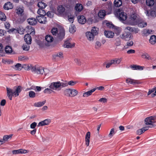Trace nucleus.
Returning a JSON list of instances; mask_svg holds the SVG:
<instances>
[{"label":"nucleus","mask_w":156,"mask_h":156,"mask_svg":"<svg viewBox=\"0 0 156 156\" xmlns=\"http://www.w3.org/2000/svg\"><path fill=\"white\" fill-rule=\"evenodd\" d=\"M24 40L27 44H30L31 43V37L30 34H27L24 37Z\"/></svg>","instance_id":"obj_13"},{"label":"nucleus","mask_w":156,"mask_h":156,"mask_svg":"<svg viewBox=\"0 0 156 156\" xmlns=\"http://www.w3.org/2000/svg\"><path fill=\"white\" fill-rule=\"evenodd\" d=\"M115 134V131L114 129H112L110 130L109 133L108 135V136L110 138H112Z\"/></svg>","instance_id":"obj_50"},{"label":"nucleus","mask_w":156,"mask_h":156,"mask_svg":"<svg viewBox=\"0 0 156 156\" xmlns=\"http://www.w3.org/2000/svg\"><path fill=\"white\" fill-rule=\"evenodd\" d=\"M104 33L105 35L108 38H112L114 36V33L110 31H105Z\"/></svg>","instance_id":"obj_20"},{"label":"nucleus","mask_w":156,"mask_h":156,"mask_svg":"<svg viewBox=\"0 0 156 156\" xmlns=\"http://www.w3.org/2000/svg\"><path fill=\"white\" fill-rule=\"evenodd\" d=\"M29 44H23L22 46V48L23 50L26 51H28L29 50L30 46L29 45Z\"/></svg>","instance_id":"obj_43"},{"label":"nucleus","mask_w":156,"mask_h":156,"mask_svg":"<svg viewBox=\"0 0 156 156\" xmlns=\"http://www.w3.org/2000/svg\"><path fill=\"white\" fill-rule=\"evenodd\" d=\"M75 62H76V63L78 66H80L81 65V62L80 61V60L78 59V58H76L74 60Z\"/></svg>","instance_id":"obj_56"},{"label":"nucleus","mask_w":156,"mask_h":156,"mask_svg":"<svg viewBox=\"0 0 156 156\" xmlns=\"http://www.w3.org/2000/svg\"><path fill=\"white\" fill-rule=\"evenodd\" d=\"M77 19L78 22L81 24H84L86 21V18L83 16H78Z\"/></svg>","instance_id":"obj_15"},{"label":"nucleus","mask_w":156,"mask_h":156,"mask_svg":"<svg viewBox=\"0 0 156 156\" xmlns=\"http://www.w3.org/2000/svg\"><path fill=\"white\" fill-rule=\"evenodd\" d=\"M138 26L142 28L146 27L147 25V23L146 22L142 21L141 22H139L138 21Z\"/></svg>","instance_id":"obj_38"},{"label":"nucleus","mask_w":156,"mask_h":156,"mask_svg":"<svg viewBox=\"0 0 156 156\" xmlns=\"http://www.w3.org/2000/svg\"><path fill=\"white\" fill-rule=\"evenodd\" d=\"M130 19L131 21H133L132 23H130L131 25H134L137 24L138 19L136 14H133L131 15Z\"/></svg>","instance_id":"obj_9"},{"label":"nucleus","mask_w":156,"mask_h":156,"mask_svg":"<svg viewBox=\"0 0 156 156\" xmlns=\"http://www.w3.org/2000/svg\"><path fill=\"white\" fill-rule=\"evenodd\" d=\"M51 32L52 34L56 36L58 40H61L64 37L65 30L63 28L58 30L57 28L54 27L52 28Z\"/></svg>","instance_id":"obj_2"},{"label":"nucleus","mask_w":156,"mask_h":156,"mask_svg":"<svg viewBox=\"0 0 156 156\" xmlns=\"http://www.w3.org/2000/svg\"><path fill=\"white\" fill-rule=\"evenodd\" d=\"M65 9L62 5H60L57 7V12L58 13H62L65 12Z\"/></svg>","instance_id":"obj_26"},{"label":"nucleus","mask_w":156,"mask_h":156,"mask_svg":"<svg viewBox=\"0 0 156 156\" xmlns=\"http://www.w3.org/2000/svg\"><path fill=\"white\" fill-rule=\"evenodd\" d=\"M32 66H32L30 64H23L22 65V68H23L27 70H29L30 69L31 70V67Z\"/></svg>","instance_id":"obj_34"},{"label":"nucleus","mask_w":156,"mask_h":156,"mask_svg":"<svg viewBox=\"0 0 156 156\" xmlns=\"http://www.w3.org/2000/svg\"><path fill=\"white\" fill-rule=\"evenodd\" d=\"M133 44V42L132 41H129L126 43V46H131Z\"/></svg>","instance_id":"obj_59"},{"label":"nucleus","mask_w":156,"mask_h":156,"mask_svg":"<svg viewBox=\"0 0 156 156\" xmlns=\"http://www.w3.org/2000/svg\"><path fill=\"white\" fill-rule=\"evenodd\" d=\"M106 15L105 11L104 10H101L99 11L98 14L99 17L101 18H103Z\"/></svg>","instance_id":"obj_30"},{"label":"nucleus","mask_w":156,"mask_h":156,"mask_svg":"<svg viewBox=\"0 0 156 156\" xmlns=\"http://www.w3.org/2000/svg\"><path fill=\"white\" fill-rule=\"evenodd\" d=\"M76 28L74 25H71L69 27V31L71 33H73L76 31Z\"/></svg>","instance_id":"obj_48"},{"label":"nucleus","mask_w":156,"mask_h":156,"mask_svg":"<svg viewBox=\"0 0 156 156\" xmlns=\"http://www.w3.org/2000/svg\"><path fill=\"white\" fill-rule=\"evenodd\" d=\"M145 123L147 125H152L151 127H154L155 125H152L156 122V117L155 116H151L146 118L144 120Z\"/></svg>","instance_id":"obj_4"},{"label":"nucleus","mask_w":156,"mask_h":156,"mask_svg":"<svg viewBox=\"0 0 156 156\" xmlns=\"http://www.w3.org/2000/svg\"><path fill=\"white\" fill-rule=\"evenodd\" d=\"M98 28L95 27H92L91 33L94 35H96L98 34Z\"/></svg>","instance_id":"obj_37"},{"label":"nucleus","mask_w":156,"mask_h":156,"mask_svg":"<svg viewBox=\"0 0 156 156\" xmlns=\"http://www.w3.org/2000/svg\"><path fill=\"white\" fill-rule=\"evenodd\" d=\"M144 132L142 129L141 128L140 129L138 130L137 131V134H138V135H140L142 133H143Z\"/></svg>","instance_id":"obj_62"},{"label":"nucleus","mask_w":156,"mask_h":156,"mask_svg":"<svg viewBox=\"0 0 156 156\" xmlns=\"http://www.w3.org/2000/svg\"><path fill=\"white\" fill-rule=\"evenodd\" d=\"M68 83H64L60 82V90L62 87H65L68 86Z\"/></svg>","instance_id":"obj_55"},{"label":"nucleus","mask_w":156,"mask_h":156,"mask_svg":"<svg viewBox=\"0 0 156 156\" xmlns=\"http://www.w3.org/2000/svg\"><path fill=\"white\" fill-rule=\"evenodd\" d=\"M6 100L5 99L2 100L0 102V105L1 106H4L6 104Z\"/></svg>","instance_id":"obj_64"},{"label":"nucleus","mask_w":156,"mask_h":156,"mask_svg":"<svg viewBox=\"0 0 156 156\" xmlns=\"http://www.w3.org/2000/svg\"><path fill=\"white\" fill-rule=\"evenodd\" d=\"M106 25L110 28H112L113 29L115 34L117 35L119 34L122 31L121 28L120 27H115L114 25L110 23H107Z\"/></svg>","instance_id":"obj_7"},{"label":"nucleus","mask_w":156,"mask_h":156,"mask_svg":"<svg viewBox=\"0 0 156 156\" xmlns=\"http://www.w3.org/2000/svg\"><path fill=\"white\" fill-rule=\"evenodd\" d=\"M37 123L36 122H33L30 124V127L31 129H34L37 126Z\"/></svg>","instance_id":"obj_60"},{"label":"nucleus","mask_w":156,"mask_h":156,"mask_svg":"<svg viewBox=\"0 0 156 156\" xmlns=\"http://www.w3.org/2000/svg\"><path fill=\"white\" fill-rule=\"evenodd\" d=\"M53 91L51 89L47 88L45 89L44 91V92L45 94H50Z\"/></svg>","instance_id":"obj_52"},{"label":"nucleus","mask_w":156,"mask_h":156,"mask_svg":"<svg viewBox=\"0 0 156 156\" xmlns=\"http://www.w3.org/2000/svg\"><path fill=\"white\" fill-rule=\"evenodd\" d=\"M13 68L16 70H20L22 69V65L20 63H17Z\"/></svg>","instance_id":"obj_35"},{"label":"nucleus","mask_w":156,"mask_h":156,"mask_svg":"<svg viewBox=\"0 0 156 156\" xmlns=\"http://www.w3.org/2000/svg\"><path fill=\"white\" fill-rule=\"evenodd\" d=\"M12 136V135H5L3 137V140L4 141H7L9 139L11 138Z\"/></svg>","instance_id":"obj_53"},{"label":"nucleus","mask_w":156,"mask_h":156,"mask_svg":"<svg viewBox=\"0 0 156 156\" xmlns=\"http://www.w3.org/2000/svg\"><path fill=\"white\" fill-rule=\"evenodd\" d=\"M90 136V132H87L86 135L85 139V144L87 147L89 146Z\"/></svg>","instance_id":"obj_14"},{"label":"nucleus","mask_w":156,"mask_h":156,"mask_svg":"<svg viewBox=\"0 0 156 156\" xmlns=\"http://www.w3.org/2000/svg\"><path fill=\"white\" fill-rule=\"evenodd\" d=\"M86 36L87 39L90 41H93L94 37V36L90 32H87Z\"/></svg>","instance_id":"obj_18"},{"label":"nucleus","mask_w":156,"mask_h":156,"mask_svg":"<svg viewBox=\"0 0 156 156\" xmlns=\"http://www.w3.org/2000/svg\"><path fill=\"white\" fill-rule=\"evenodd\" d=\"M49 87L53 90L55 91L60 90V82L57 81L51 83L50 84Z\"/></svg>","instance_id":"obj_5"},{"label":"nucleus","mask_w":156,"mask_h":156,"mask_svg":"<svg viewBox=\"0 0 156 156\" xmlns=\"http://www.w3.org/2000/svg\"><path fill=\"white\" fill-rule=\"evenodd\" d=\"M64 45L65 48H71L74 46V43L71 44L69 41H66L65 42Z\"/></svg>","instance_id":"obj_23"},{"label":"nucleus","mask_w":156,"mask_h":156,"mask_svg":"<svg viewBox=\"0 0 156 156\" xmlns=\"http://www.w3.org/2000/svg\"><path fill=\"white\" fill-rule=\"evenodd\" d=\"M45 102V101L36 102L34 103V106L36 107H41L44 104Z\"/></svg>","instance_id":"obj_39"},{"label":"nucleus","mask_w":156,"mask_h":156,"mask_svg":"<svg viewBox=\"0 0 156 156\" xmlns=\"http://www.w3.org/2000/svg\"><path fill=\"white\" fill-rule=\"evenodd\" d=\"M75 9L76 11L80 12L83 9V6L81 4L78 3L75 6Z\"/></svg>","instance_id":"obj_29"},{"label":"nucleus","mask_w":156,"mask_h":156,"mask_svg":"<svg viewBox=\"0 0 156 156\" xmlns=\"http://www.w3.org/2000/svg\"><path fill=\"white\" fill-rule=\"evenodd\" d=\"M13 6L12 4L10 2H8L5 3L4 5V8L5 10H9L12 8Z\"/></svg>","instance_id":"obj_25"},{"label":"nucleus","mask_w":156,"mask_h":156,"mask_svg":"<svg viewBox=\"0 0 156 156\" xmlns=\"http://www.w3.org/2000/svg\"><path fill=\"white\" fill-rule=\"evenodd\" d=\"M46 41L48 43L51 42L54 40V38L50 35H47L45 37Z\"/></svg>","instance_id":"obj_28"},{"label":"nucleus","mask_w":156,"mask_h":156,"mask_svg":"<svg viewBox=\"0 0 156 156\" xmlns=\"http://www.w3.org/2000/svg\"><path fill=\"white\" fill-rule=\"evenodd\" d=\"M70 97H73L77 95L78 93V92L76 90L70 88Z\"/></svg>","instance_id":"obj_22"},{"label":"nucleus","mask_w":156,"mask_h":156,"mask_svg":"<svg viewBox=\"0 0 156 156\" xmlns=\"http://www.w3.org/2000/svg\"><path fill=\"white\" fill-rule=\"evenodd\" d=\"M114 3L115 7H119L122 5V2L121 0H115Z\"/></svg>","instance_id":"obj_33"},{"label":"nucleus","mask_w":156,"mask_h":156,"mask_svg":"<svg viewBox=\"0 0 156 156\" xmlns=\"http://www.w3.org/2000/svg\"><path fill=\"white\" fill-rule=\"evenodd\" d=\"M153 33L154 31L152 30L145 29L143 31V34L145 36H147L149 34H153Z\"/></svg>","instance_id":"obj_24"},{"label":"nucleus","mask_w":156,"mask_h":156,"mask_svg":"<svg viewBox=\"0 0 156 156\" xmlns=\"http://www.w3.org/2000/svg\"><path fill=\"white\" fill-rule=\"evenodd\" d=\"M47 16L50 18L52 17L53 16V13L50 11H48L46 13Z\"/></svg>","instance_id":"obj_58"},{"label":"nucleus","mask_w":156,"mask_h":156,"mask_svg":"<svg viewBox=\"0 0 156 156\" xmlns=\"http://www.w3.org/2000/svg\"><path fill=\"white\" fill-rule=\"evenodd\" d=\"M6 16L5 14L0 11V20L2 21H5L6 20Z\"/></svg>","instance_id":"obj_45"},{"label":"nucleus","mask_w":156,"mask_h":156,"mask_svg":"<svg viewBox=\"0 0 156 156\" xmlns=\"http://www.w3.org/2000/svg\"><path fill=\"white\" fill-rule=\"evenodd\" d=\"M126 81L127 83L130 84H136L139 83V82L137 80L129 78L127 79Z\"/></svg>","instance_id":"obj_17"},{"label":"nucleus","mask_w":156,"mask_h":156,"mask_svg":"<svg viewBox=\"0 0 156 156\" xmlns=\"http://www.w3.org/2000/svg\"><path fill=\"white\" fill-rule=\"evenodd\" d=\"M149 41L151 44H155L156 42V36L154 35H152L150 37Z\"/></svg>","instance_id":"obj_31"},{"label":"nucleus","mask_w":156,"mask_h":156,"mask_svg":"<svg viewBox=\"0 0 156 156\" xmlns=\"http://www.w3.org/2000/svg\"><path fill=\"white\" fill-rule=\"evenodd\" d=\"M36 19L39 22L41 23L45 24L47 22V18L44 16H37Z\"/></svg>","instance_id":"obj_10"},{"label":"nucleus","mask_w":156,"mask_h":156,"mask_svg":"<svg viewBox=\"0 0 156 156\" xmlns=\"http://www.w3.org/2000/svg\"><path fill=\"white\" fill-rule=\"evenodd\" d=\"M68 20L70 22L73 23L74 20V17L73 16H68Z\"/></svg>","instance_id":"obj_57"},{"label":"nucleus","mask_w":156,"mask_h":156,"mask_svg":"<svg viewBox=\"0 0 156 156\" xmlns=\"http://www.w3.org/2000/svg\"><path fill=\"white\" fill-rule=\"evenodd\" d=\"M27 21L29 24L32 25H35L37 23L36 19L34 18H29L27 19Z\"/></svg>","instance_id":"obj_16"},{"label":"nucleus","mask_w":156,"mask_h":156,"mask_svg":"<svg viewBox=\"0 0 156 156\" xmlns=\"http://www.w3.org/2000/svg\"><path fill=\"white\" fill-rule=\"evenodd\" d=\"M16 13L19 16H22L24 15V8L23 7L18 8L16 9Z\"/></svg>","instance_id":"obj_19"},{"label":"nucleus","mask_w":156,"mask_h":156,"mask_svg":"<svg viewBox=\"0 0 156 156\" xmlns=\"http://www.w3.org/2000/svg\"><path fill=\"white\" fill-rule=\"evenodd\" d=\"M37 6L39 9H44L46 6V4L42 2H39L37 4Z\"/></svg>","instance_id":"obj_36"},{"label":"nucleus","mask_w":156,"mask_h":156,"mask_svg":"<svg viewBox=\"0 0 156 156\" xmlns=\"http://www.w3.org/2000/svg\"><path fill=\"white\" fill-rule=\"evenodd\" d=\"M111 61L113 64L115 65L119 64L121 61V59H120L115 58Z\"/></svg>","instance_id":"obj_44"},{"label":"nucleus","mask_w":156,"mask_h":156,"mask_svg":"<svg viewBox=\"0 0 156 156\" xmlns=\"http://www.w3.org/2000/svg\"><path fill=\"white\" fill-rule=\"evenodd\" d=\"M116 12L118 15L119 14V17L120 20H126L127 18L126 14L122 12V9H116Z\"/></svg>","instance_id":"obj_6"},{"label":"nucleus","mask_w":156,"mask_h":156,"mask_svg":"<svg viewBox=\"0 0 156 156\" xmlns=\"http://www.w3.org/2000/svg\"><path fill=\"white\" fill-rule=\"evenodd\" d=\"M7 94L10 100L12 99V96L15 97H17L19 95V94L22 90L23 88L20 86H18L15 87L13 90L6 87Z\"/></svg>","instance_id":"obj_1"},{"label":"nucleus","mask_w":156,"mask_h":156,"mask_svg":"<svg viewBox=\"0 0 156 156\" xmlns=\"http://www.w3.org/2000/svg\"><path fill=\"white\" fill-rule=\"evenodd\" d=\"M44 9H39L37 11V13L40 15V16H44L46 14V12Z\"/></svg>","instance_id":"obj_32"},{"label":"nucleus","mask_w":156,"mask_h":156,"mask_svg":"<svg viewBox=\"0 0 156 156\" xmlns=\"http://www.w3.org/2000/svg\"><path fill=\"white\" fill-rule=\"evenodd\" d=\"M31 71L34 74L42 75L44 72V68L41 66L36 65L31 67Z\"/></svg>","instance_id":"obj_3"},{"label":"nucleus","mask_w":156,"mask_h":156,"mask_svg":"<svg viewBox=\"0 0 156 156\" xmlns=\"http://www.w3.org/2000/svg\"><path fill=\"white\" fill-rule=\"evenodd\" d=\"M131 67L132 68H133V69H141L143 70L144 68L143 66H137L136 65H133V66H131Z\"/></svg>","instance_id":"obj_41"},{"label":"nucleus","mask_w":156,"mask_h":156,"mask_svg":"<svg viewBox=\"0 0 156 156\" xmlns=\"http://www.w3.org/2000/svg\"><path fill=\"white\" fill-rule=\"evenodd\" d=\"M95 91V89H92L86 92L83 94V97H87L88 96L90 95L92 93Z\"/></svg>","instance_id":"obj_27"},{"label":"nucleus","mask_w":156,"mask_h":156,"mask_svg":"<svg viewBox=\"0 0 156 156\" xmlns=\"http://www.w3.org/2000/svg\"><path fill=\"white\" fill-rule=\"evenodd\" d=\"M28 152L26 150L20 149L17 150H13L12 153L13 154H26Z\"/></svg>","instance_id":"obj_12"},{"label":"nucleus","mask_w":156,"mask_h":156,"mask_svg":"<svg viewBox=\"0 0 156 156\" xmlns=\"http://www.w3.org/2000/svg\"><path fill=\"white\" fill-rule=\"evenodd\" d=\"M64 95L67 97H70V88L67 89L65 90L64 91Z\"/></svg>","instance_id":"obj_46"},{"label":"nucleus","mask_w":156,"mask_h":156,"mask_svg":"<svg viewBox=\"0 0 156 156\" xmlns=\"http://www.w3.org/2000/svg\"><path fill=\"white\" fill-rule=\"evenodd\" d=\"M5 49L6 53H11L12 52V48L9 46H7L5 47Z\"/></svg>","instance_id":"obj_40"},{"label":"nucleus","mask_w":156,"mask_h":156,"mask_svg":"<svg viewBox=\"0 0 156 156\" xmlns=\"http://www.w3.org/2000/svg\"><path fill=\"white\" fill-rule=\"evenodd\" d=\"M77 83L76 81H73V80L70 81L68 82V85L70 86H74Z\"/></svg>","instance_id":"obj_54"},{"label":"nucleus","mask_w":156,"mask_h":156,"mask_svg":"<svg viewBox=\"0 0 156 156\" xmlns=\"http://www.w3.org/2000/svg\"><path fill=\"white\" fill-rule=\"evenodd\" d=\"M44 73L45 76H49V71L47 69H46L44 70Z\"/></svg>","instance_id":"obj_63"},{"label":"nucleus","mask_w":156,"mask_h":156,"mask_svg":"<svg viewBox=\"0 0 156 156\" xmlns=\"http://www.w3.org/2000/svg\"><path fill=\"white\" fill-rule=\"evenodd\" d=\"M101 46V43L98 41H97L95 44V47L96 49H99Z\"/></svg>","instance_id":"obj_49"},{"label":"nucleus","mask_w":156,"mask_h":156,"mask_svg":"<svg viewBox=\"0 0 156 156\" xmlns=\"http://www.w3.org/2000/svg\"><path fill=\"white\" fill-rule=\"evenodd\" d=\"M142 58L149 60L151 59L150 55L147 53L145 52L143 53L141 55Z\"/></svg>","instance_id":"obj_42"},{"label":"nucleus","mask_w":156,"mask_h":156,"mask_svg":"<svg viewBox=\"0 0 156 156\" xmlns=\"http://www.w3.org/2000/svg\"><path fill=\"white\" fill-rule=\"evenodd\" d=\"M19 60L20 61H23L24 60L26 59H27V58L25 56H20L19 57Z\"/></svg>","instance_id":"obj_61"},{"label":"nucleus","mask_w":156,"mask_h":156,"mask_svg":"<svg viewBox=\"0 0 156 156\" xmlns=\"http://www.w3.org/2000/svg\"><path fill=\"white\" fill-rule=\"evenodd\" d=\"M120 37L125 41H129L132 38L130 33L125 31L120 36Z\"/></svg>","instance_id":"obj_8"},{"label":"nucleus","mask_w":156,"mask_h":156,"mask_svg":"<svg viewBox=\"0 0 156 156\" xmlns=\"http://www.w3.org/2000/svg\"><path fill=\"white\" fill-rule=\"evenodd\" d=\"M147 5L149 6H152L154 3V0H147L146 1Z\"/></svg>","instance_id":"obj_47"},{"label":"nucleus","mask_w":156,"mask_h":156,"mask_svg":"<svg viewBox=\"0 0 156 156\" xmlns=\"http://www.w3.org/2000/svg\"><path fill=\"white\" fill-rule=\"evenodd\" d=\"M29 95L30 98H34L36 96V94L33 91H30L29 92Z\"/></svg>","instance_id":"obj_51"},{"label":"nucleus","mask_w":156,"mask_h":156,"mask_svg":"<svg viewBox=\"0 0 156 156\" xmlns=\"http://www.w3.org/2000/svg\"><path fill=\"white\" fill-rule=\"evenodd\" d=\"M63 57V54L61 52H59L53 55V58L56 60L61 59Z\"/></svg>","instance_id":"obj_21"},{"label":"nucleus","mask_w":156,"mask_h":156,"mask_svg":"<svg viewBox=\"0 0 156 156\" xmlns=\"http://www.w3.org/2000/svg\"><path fill=\"white\" fill-rule=\"evenodd\" d=\"M51 122L50 119H46L43 121L40 122L38 124L37 126H43L48 125Z\"/></svg>","instance_id":"obj_11"}]
</instances>
